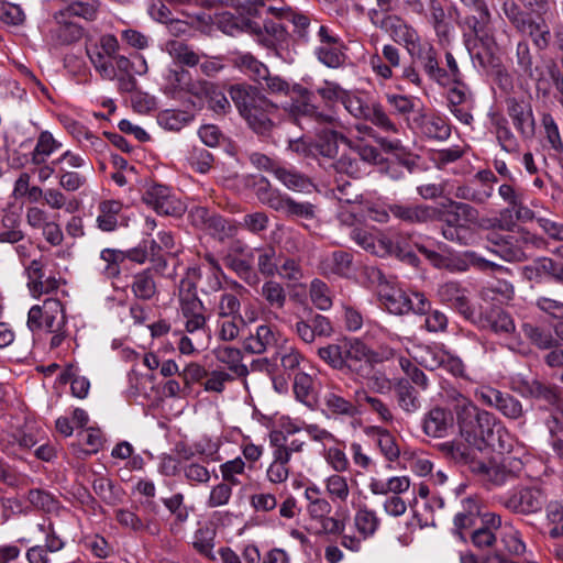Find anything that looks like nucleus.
<instances>
[{"label": "nucleus", "instance_id": "1", "mask_svg": "<svg viewBox=\"0 0 563 563\" xmlns=\"http://www.w3.org/2000/svg\"><path fill=\"white\" fill-rule=\"evenodd\" d=\"M307 95L308 91L303 90L301 93L303 99L292 102L289 113L302 129L314 130L320 155L334 158L339 153V143L349 147L352 145V140L336 130L341 126V122L334 110L319 108L306 98Z\"/></svg>", "mask_w": 563, "mask_h": 563}, {"label": "nucleus", "instance_id": "2", "mask_svg": "<svg viewBox=\"0 0 563 563\" xmlns=\"http://www.w3.org/2000/svg\"><path fill=\"white\" fill-rule=\"evenodd\" d=\"M366 271L371 280L377 283L378 300L389 313L402 316L410 312L415 314L429 312L431 302L423 292L405 290L396 282L387 279L378 268L369 267Z\"/></svg>", "mask_w": 563, "mask_h": 563}, {"label": "nucleus", "instance_id": "3", "mask_svg": "<svg viewBox=\"0 0 563 563\" xmlns=\"http://www.w3.org/2000/svg\"><path fill=\"white\" fill-rule=\"evenodd\" d=\"M229 93L240 114L254 132L262 135L271 132L274 126L273 120L278 111L274 103L262 96L256 88L247 85H234Z\"/></svg>", "mask_w": 563, "mask_h": 563}, {"label": "nucleus", "instance_id": "4", "mask_svg": "<svg viewBox=\"0 0 563 563\" xmlns=\"http://www.w3.org/2000/svg\"><path fill=\"white\" fill-rule=\"evenodd\" d=\"M177 297L185 332L191 335L202 333L208 338L210 335L208 320L211 314L206 313V306L197 295V286L194 280L181 278Z\"/></svg>", "mask_w": 563, "mask_h": 563}, {"label": "nucleus", "instance_id": "5", "mask_svg": "<svg viewBox=\"0 0 563 563\" xmlns=\"http://www.w3.org/2000/svg\"><path fill=\"white\" fill-rule=\"evenodd\" d=\"M451 207V210L443 213V238L461 245H472L476 240V232L471 224L477 222L478 211L465 202L453 201Z\"/></svg>", "mask_w": 563, "mask_h": 563}, {"label": "nucleus", "instance_id": "6", "mask_svg": "<svg viewBox=\"0 0 563 563\" xmlns=\"http://www.w3.org/2000/svg\"><path fill=\"white\" fill-rule=\"evenodd\" d=\"M487 241L492 244L488 251L509 263L527 260L525 246L532 245L539 247L542 244V238L525 229H521L518 235L490 233L487 235Z\"/></svg>", "mask_w": 563, "mask_h": 563}, {"label": "nucleus", "instance_id": "7", "mask_svg": "<svg viewBox=\"0 0 563 563\" xmlns=\"http://www.w3.org/2000/svg\"><path fill=\"white\" fill-rule=\"evenodd\" d=\"M498 195L507 205L496 220V227L500 230L512 231L518 221H531L534 212L525 203V192L510 184H503L498 187Z\"/></svg>", "mask_w": 563, "mask_h": 563}, {"label": "nucleus", "instance_id": "8", "mask_svg": "<svg viewBox=\"0 0 563 563\" xmlns=\"http://www.w3.org/2000/svg\"><path fill=\"white\" fill-rule=\"evenodd\" d=\"M495 435H497L498 449L500 451H506L510 448V444L507 443L508 432L505 428H503L495 416L486 410H483L482 413L474 420L472 423V428L470 432H464L462 438L466 440V442L474 443L479 451H483L486 446H495Z\"/></svg>", "mask_w": 563, "mask_h": 563}, {"label": "nucleus", "instance_id": "9", "mask_svg": "<svg viewBox=\"0 0 563 563\" xmlns=\"http://www.w3.org/2000/svg\"><path fill=\"white\" fill-rule=\"evenodd\" d=\"M303 497L307 501L306 510L312 522L319 525L318 534H334L341 532L344 523L330 516L332 505L330 500L322 496L321 488L316 484L306 487Z\"/></svg>", "mask_w": 563, "mask_h": 563}, {"label": "nucleus", "instance_id": "10", "mask_svg": "<svg viewBox=\"0 0 563 563\" xmlns=\"http://www.w3.org/2000/svg\"><path fill=\"white\" fill-rule=\"evenodd\" d=\"M341 103L355 119L372 122L384 132L397 133L398 126L379 102L367 103L356 93L346 90Z\"/></svg>", "mask_w": 563, "mask_h": 563}, {"label": "nucleus", "instance_id": "11", "mask_svg": "<svg viewBox=\"0 0 563 563\" xmlns=\"http://www.w3.org/2000/svg\"><path fill=\"white\" fill-rule=\"evenodd\" d=\"M547 503L544 492L536 486L514 489L500 498L503 507L516 515L530 516L542 510Z\"/></svg>", "mask_w": 563, "mask_h": 563}, {"label": "nucleus", "instance_id": "12", "mask_svg": "<svg viewBox=\"0 0 563 563\" xmlns=\"http://www.w3.org/2000/svg\"><path fill=\"white\" fill-rule=\"evenodd\" d=\"M64 323V307L56 298H47L42 305L32 306L27 313L26 324L32 332L41 329L56 332Z\"/></svg>", "mask_w": 563, "mask_h": 563}, {"label": "nucleus", "instance_id": "13", "mask_svg": "<svg viewBox=\"0 0 563 563\" xmlns=\"http://www.w3.org/2000/svg\"><path fill=\"white\" fill-rule=\"evenodd\" d=\"M236 27L252 35L260 45L268 49H276L278 46H282L288 37L284 23L272 20L266 21L262 26L256 21L242 18L236 23Z\"/></svg>", "mask_w": 563, "mask_h": 563}, {"label": "nucleus", "instance_id": "14", "mask_svg": "<svg viewBox=\"0 0 563 563\" xmlns=\"http://www.w3.org/2000/svg\"><path fill=\"white\" fill-rule=\"evenodd\" d=\"M497 177L489 169L477 172L466 184L456 186L453 195L457 199L468 200L475 205H486L494 195Z\"/></svg>", "mask_w": 563, "mask_h": 563}, {"label": "nucleus", "instance_id": "15", "mask_svg": "<svg viewBox=\"0 0 563 563\" xmlns=\"http://www.w3.org/2000/svg\"><path fill=\"white\" fill-rule=\"evenodd\" d=\"M227 288L220 291V295L214 298L210 314L217 318H241V297L249 292L247 288L240 282L225 278Z\"/></svg>", "mask_w": 563, "mask_h": 563}, {"label": "nucleus", "instance_id": "16", "mask_svg": "<svg viewBox=\"0 0 563 563\" xmlns=\"http://www.w3.org/2000/svg\"><path fill=\"white\" fill-rule=\"evenodd\" d=\"M525 280L531 284H544L554 282L563 285V263L556 262L548 256L534 258L520 269Z\"/></svg>", "mask_w": 563, "mask_h": 563}, {"label": "nucleus", "instance_id": "17", "mask_svg": "<svg viewBox=\"0 0 563 563\" xmlns=\"http://www.w3.org/2000/svg\"><path fill=\"white\" fill-rule=\"evenodd\" d=\"M467 14L459 21L462 29H466L472 35L482 38L487 33L493 14L486 0H460Z\"/></svg>", "mask_w": 563, "mask_h": 563}, {"label": "nucleus", "instance_id": "18", "mask_svg": "<svg viewBox=\"0 0 563 563\" xmlns=\"http://www.w3.org/2000/svg\"><path fill=\"white\" fill-rule=\"evenodd\" d=\"M475 397L484 405L496 408L509 419H519L523 413L522 405L517 398L490 386L478 387L475 390Z\"/></svg>", "mask_w": 563, "mask_h": 563}, {"label": "nucleus", "instance_id": "19", "mask_svg": "<svg viewBox=\"0 0 563 563\" xmlns=\"http://www.w3.org/2000/svg\"><path fill=\"white\" fill-rule=\"evenodd\" d=\"M143 201L158 214L179 216L184 211V205L165 185L153 184L147 186L142 197Z\"/></svg>", "mask_w": 563, "mask_h": 563}, {"label": "nucleus", "instance_id": "20", "mask_svg": "<svg viewBox=\"0 0 563 563\" xmlns=\"http://www.w3.org/2000/svg\"><path fill=\"white\" fill-rule=\"evenodd\" d=\"M199 82H194L188 70L179 66L166 68L162 76V91L173 98H178L183 93L199 95Z\"/></svg>", "mask_w": 563, "mask_h": 563}, {"label": "nucleus", "instance_id": "21", "mask_svg": "<svg viewBox=\"0 0 563 563\" xmlns=\"http://www.w3.org/2000/svg\"><path fill=\"white\" fill-rule=\"evenodd\" d=\"M391 216L406 224H424L439 219L441 213L428 205H410L402 202L389 203Z\"/></svg>", "mask_w": 563, "mask_h": 563}, {"label": "nucleus", "instance_id": "22", "mask_svg": "<svg viewBox=\"0 0 563 563\" xmlns=\"http://www.w3.org/2000/svg\"><path fill=\"white\" fill-rule=\"evenodd\" d=\"M421 427L423 433L430 438H445L454 429L453 412L450 409L435 406L423 415Z\"/></svg>", "mask_w": 563, "mask_h": 563}, {"label": "nucleus", "instance_id": "23", "mask_svg": "<svg viewBox=\"0 0 563 563\" xmlns=\"http://www.w3.org/2000/svg\"><path fill=\"white\" fill-rule=\"evenodd\" d=\"M506 104L507 113L515 129L523 139H531L534 135L536 128L531 104L516 98L507 99Z\"/></svg>", "mask_w": 563, "mask_h": 563}, {"label": "nucleus", "instance_id": "24", "mask_svg": "<svg viewBox=\"0 0 563 563\" xmlns=\"http://www.w3.org/2000/svg\"><path fill=\"white\" fill-rule=\"evenodd\" d=\"M282 335L279 331L267 323L256 327L255 332L251 333L243 341V349L247 353L264 354L267 351L278 346Z\"/></svg>", "mask_w": 563, "mask_h": 563}, {"label": "nucleus", "instance_id": "25", "mask_svg": "<svg viewBox=\"0 0 563 563\" xmlns=\"http://www.w3.org/2000/svg\"><path fill=\"white\" fill-rule=\"evenodd\" d=\"M342 371L360 373L364 365L375 361L371 349L358 339L343 340Z\"/></svg>", "mask_w": 563, "mask_h": 563}, {"label": "nucleus", "instance_id": "26", "mask_svg": "<svg viewBox=\"0 0 563 563\" xmlns=\"http://www.w3.org/2000/svg\"><path fill=\"white\" fill-rule=\"evenodd\" d=\"M324 410L330 417L354 418L361 413L358 404L345 398L338 386H331L323 395Z\"/></svg>", "mask_w": 563, "mask_h": 563}, {"label": "nucleus", "instance_id": "27", "mask_svg": "<svg viewBox=\"0 0 563 563\" xmlns=\"http://www.w3.org/2000/svg\"><path fill=\"white\" fill-rule=\"evenodd\" d=\"M410 56L413 62L418 63L430 80L438 85L443 84V80L446 78L445 69L440 67L438 51L431 43L424 42Z\"/></svg>", "mask_w": 563, "mask_h": 563}, {"label": "nucleus", "instance_id": "28", "mask_svg": "<svg viewBox=\"0 0 563 563\" xmlns=\"http://www.w3.org/2000/svg\"><path fill=\"white\" fill-rule=\"evenodd\" d=\"M550 15H537L531 14L523 22V26L520 25L516 31L528 36L534 47L539 51H545L551 43L552 34L547 19Z\"/></svg>", "mask_w": 563, "mask_h": 563}, {"label": "nucleus", "instance_id": "29", "mask_svg": "<svg viewBox=\"0 0 563 563\" xmlns=\"http://www.w3.org/2000/svg\"><path fill=\"white\" fill-rule=\"evenodd\" d=\"M440 451L456 464L467 466L472 472L474 463H477V453L481 452L474 446L473 441L466 442L463 440H452L443 442L439 445Z\"/></svg>", "mask_w": 563, "mask_h": 563}, {"label": "nucleus", "instance_id": "30", "mask_svg": "<svg viewBox=\"0 0 563 563\" xmlns=\"http://www.w3.org/2000/svg\"><path fill=\"white\" fill-rule=\"evenodd\" d=\"M129 288L136 300H157L159 290L152 268H144L132 275Z\"/></svg>", "mask_w": 563, "mask_h": 563}, {"label": "nucleus", "instance_id": "31", "mask_svg": "<svg viewBox=\"0 0 563 563\" xmlns=\"http://www.w3.org/2000/svg\"><path fill=\"white\" fill-rule=\"evenodd\" d=\"M254 253L249 252L246 256L235 253H227L223 257L224 265L250 287L260 284V275L253 267Z\"/></svg>", "mask_w": 563, "mask_h": 563}, {"label": "nucleus", "instance_id": "32", "mask_svg": "<svg viewBox=\"0 0 563 563\" xmlns=\"http://www.w3.org/2000/svg\"><path fill=\"white\" fill-rule=\"evenodd\" d=\"M353 256L346 251H333L325 254L319 264V269L327 277H347L352 272Z\"/></svg>", "mask_w": 563, "mask_h": 563}, {"label": "nucleus", "instance_id": "33", "mask_svg": "<svg viewBox=\"0 0 563 563\" xmlns=\"http://www.w3.org/2000/svg\"><path fill=\"white\" fill-rule=\"evenodd\" d=\"M353 508L355 511L353 516L355 531L363 536V538H373L382 523L378 514L364 503L353 505Z\"/></svg>", "mask_w": 563, "mask_h": 563}, {"label": "nucleus", "instance_id": "34", "mask_svg": "<svg viewBox=\"0 0 563 563\" xmlns=\"http://www.w3.org/2000/svg\"><path fill=\"white\" fill-rule=\"evenodd\" d=\"M438 296L442 302L456 309L460 313L464 316L471 313L467 290L459 282H446L440 285Z\"/></svg>", "mask_w": 563, "mask_h": 563}, {"label": "nucleus", "instance_id": "35", "mask_svg": "<svg viewBox=\"0 0 563 563\" xmlns=\"http://www.w3.org/2000/svg\"><path fill=\"white\" fill-rule=\"evenodd\" d=\"M415 123L419 132L430 140L445 141L451 135L450 124L445 118L438 114H422L415 119Z\"/></svg>", "mask_w": 563, "mask_h": 563}, {"label": "nucleus", "instance_id": "36", "mask_svg": "<svg viewBox=\"0 0 563 563\" xmlns=\"http://www.w3.org/2000/svg\"><path fill=\"white\" fill-rule=\"evenodd\" d=\"M185 278H189L194 280L196 284L197 279L202 280V286L200 288L201 292L206 296L219 292L223 289V282L225 283V278H229L223 269L221 273H216V271H203L201 266H192L187 269V275Z\"/></svg>", "mask_w": 563, "mask_h": 563}, {"label": "nucleus", "instance_id": "37", "mask_svg": "<svg viewBox=\"0 0 563 563\" xmlns=\"http://www.w3.org/2000/svg\"><path fill=\"white\" fill-rule=\"evenodd\" d=\"M274 176L291 191L308 192L313 187L310 177L291 166L279 165L278 168H274Z\"/></svg>", "mask_w": 563, "mask_h": 563}, {"label": "nucleus", "instance_id": "38", "mask_svg": "<svg viewBox=\"0 0 563 563\" xmlns=\"http://www.w3.org/2000/svg\"><path fill=\"white\" fill-rule=\"evenodd\" d=\"M472 473L496 486H500L508 481L506 464H503L501 460L497 461L495 457L488 461L478 459L477 463H474Z\"/></svg>", "mask_w": 563, "mask_h": 563}, {"label": "nucleus", "instance_id": "39", "mask_svg": "<svg viewBox=\"0 0 563 563\" xmlns=\"http://www.w3.org/2000/svg\"><path fill=\"white\" fill-rule=\"evenodd\" d=\"M515 296L514 285L505 279H494L487 282L479 290L482 300L492 303H505Z\"/></svg>", "mask_w": 563, "mask_h": 563}, {"label": "nucleus", "instance_id": "40", "mask_svg": "<svg viewBox=\"0 0 563 563\" xmlns=\"http://www.w3.org/2000/svg\"><path fill=\"white\" fill-rule=\"evenodd\" d=\"M191 217L196 224H201L208 229H212L219 234L220 239L232 234V227L223 217L211 213L207 208L197 207L191 211Z\"/></svg>", "mask_w": 563, "mask_h": 563}, {"label": "nucleus", "instance_id": "41", "mask_svg": "<svg viewBox=\"0 0 563 563\" xmlns=\"http://www.w3.org/2000/svg\"><path fill=\"white\" fill-rule=\"evenodd\" d=\"M426 19L440 41L449 38L452 32V25L449 22L445 10L439 0H429Z\"/></svg>", "mask_w": 563, "mask_h": 563}, {"label": "nucleus", "instance_id": "42", "mask_svg": "<svg viewBox=\"0 0 563 563\" xmlns=\"http://www.w3.org/2000/svg\"><path fill=\"white\" fill-rule=\"evenodd\" d=\"M365 434L375 440L382 454L390 462L397 460L400 450L396 443L395 437L387 430L378 426L367 427Z\"/></svg>", "mask_w": 563, "mask_h": 563}, {"label": "nucleus", "instance_id": "43", "mask_svg": "<svg viewBox=\"0 0 563 563\" xmlns=\"http://www.w3.org/2000/svg\"><path fill=\"white\" fill-rule=\"evenodd\" d=\"M214 355L218 362L228 366L229 371L238 376L245 378L250 369L242 363L243 353L240 349L233 346H219L214 350Z\"/></svg>", "mask_w": 563, "mask_h": 563}, {"label": "nucleus", "instance_id": "44", "mask_svg": "<svg viewBox=\"0 0 563 563\" xmlns=\"http://www.w3.org/2000/svg\"><path fill=\"white\" fill-rule=\"evenodd\" d=\"M454 411L460 433L462 435L464 432H470L472 423L483 410L479 409L472 400L462 394H459L455 398Z\"/></svg>", "mask_w": 563, "mask_h": 563}, {"label": "nucleus", "instance_id": "45", "mask_svg": "<svg viewBox=\"0 0 563 563\" xmlns=\"http://www.w3.org/2000/svg\"><path fill=\"white\" fill-rule=\"evenodd\" d=\"M125 260L126 255L123 251L107 247L100 252L97 268L104 278L112 279L121 274V265Z\"/></svg>", "mask_w": 563, "mask_h": 563}, {"label": "nucleus", "instance_id": "46", "mask_svg": "<svg viewBox=\"0 0 563 563\" xmlns=\"http://www.w3.org/2000/svg\"><path fill=\"white\" fill-rule=\"evenodd\" d=\"M67 19H54L55 26L51 29L49 36L55 45H69L79 41L82 36V29L78 24L67 21Z\"/></svg>", "mask_w": 563, "mask_h": 563}, {"label": "nucleus", "instance_id": "47", "mask_svg": "<svg viewBox=\"0 0 563 563\" xmlns=\"http://www.w3.org/2000/svg\"><path fill=\"white\" fill-rule=\"evenodd\" d=\"M395 393L399 408L406 413H415L421 408L418 393L408 379H398L395 384Z\"/></svg>", "mask_w": 563, "mask_h": 563}, {"label": "nucleus", "instance_id": "48", "mask_svg": "<svg viewBox=\"0 0 563 563\" xmlns=\"http://www.w3.org/2000/svg\"><path fill=\"white\" fill-rule=\"evenodd\" d=\"M233 64L258 85H263L262 78L268 75L267 66L250 53H236L233 57Z\"/></svg>", "mask_w": 563, "mask_h": 563}, {"label": "nucleus", "instance_id": "49", "mask_svg": "<svg viewBox=\"0 0 563 563\" xmlns=\"http://www.w3.org/2000/svg\"><path fill=\"white\" fill-rule=\"evenodd\" d=\"M410 487V479L407 476H393L387 481L372 477L368 483V489L373 495L399 496L406 493Z\"/></svg>", "mask_w": 563, "mask_h": 563}, {"label": "nucleus", "instance_id": "50", "mask_svg": "<svg viewBox=\"0 0 563 563\" xmlns=\"http://www.w3.org/2000/svg\"><path fill=\"white\" fill-rule=\"evenodd\" d=\"M165 51L178 65L195 67L200 62L199 54L187 43L179 40H172L165 44Z\"/></svg>", "mask_w": 563, "mask_h": 563}, {"label": "nucleus", "instance_id": "51", "mask_svg": "<svg viewBox=\"0 0 563 563\" xmlns=\"http://www.w3.org/2000/svg\"><path fill=\"white\" fill-rule=\"evenodd\" d=\"M462 510L454 516V533L460 540L465 541L463 530L470 529L475 525L479 508L478 504L473 498H465L462 500Z\"/></svg>", "mask_w": 563, "mask_h": 563}, {"label": "nucleus", "instance_id": "52", "mask_svg": "<svg viewBox=\"0 0 563 563\" xmlns=\"http://www.w3.org/2000/svg\"><path fill=\"white\" fill-rule=\"evenodd\" d=\"M98 12V4L96 1H69L63 9L55 12L53 18L62 20L63 18L77 16L87 21L96 19Z\"/></svg>", "mask_w": 563, "mask_h": 563}, {"label": "nucleus", "instance_id": "53", "mask_svg": "<svg viewBox=\"0 0 563 563\" xmlns=\"http://www.w3.org/2000/svg\"><path fill=\"white\" fill-rule=\"evenodd\" d=\"M122 210V203L118 200H104L98 206L99 214L96 219L97 225L101 231H114L119 223V214Z\"/></svg>", "mask_w": 563, "mask_h": 563}, {"label": "nucleus", "instance_id": "54", "mask_svg": "<svg viewBox=\"0 0 563 563\" xmlns=\"http://www.w3.org/2000/svg\"><path fill=\"white\" fill-rule=\"evenodd\" d=\"M62 143L56 140L48 131H42L38 134L36 145L31 153V163L33 165H42L46 163L47 158L62 148Z\"/></svg>", "mask_w": 563, "mask_h": 563}, {"label": "nucleus", "instance_id": "55", "mask_svg": "<svg viewBox=\"0 0 563 563\" xmlns=\"http://www.w3.org/2000/svg\"><path fill=\"white\" fill-rule=\"evenodd\" d=\"M255 195L260 202L277 212H280L287 196L277 188L272 187L271 183L264 178L256 183Z\"/></svg>", "mask_w": 563, "mask_h": 563}, {"label": "nucleus", "instance_id": "56", "mask_svg": "<svg viewBox=\"0 0 563 563\" xmlns=\"http://www.w3.org/2000/svg\"><path fill=\"white\" fill-rule=\"evenodd\" d=\"M199 95L205 97L209 107L217 113H225L230 108V101L225 95L219 90L213 84L208 81H199Z\"/></svg>", "mask_w": 563, "mask_h": 563}, {"label": "nucleus", "instance_id": "57", "mask_svg": "<svg viewBox=\"0 0 563 563\" xmlns=\"http://www.w3.org/2000/svg\"><path fill=\"white\" fill-rule=\"evenodd\" d=\"M257 254V274L274 277L278 272L279 253L274 246L267 245L254 250Z\"/></svg>", "mask_w": 563, "mask_h": 563}, {"label": "nucleus", "instance_id": "58", "mask_svg": "<svg viewBox=\"0 0 563 563\" xmlns=\"http://www.w3.org/2000/svg\"><path fill=\"white\" fill-rule=\"evenodd\" d=\"M324 490L332 503H346L350 496L347 478L341 474H332L324 478Z\"/></svg>", "mask_w": 563, "mask_h": 563}, {"label": "nucleus", "instance_id": "59", "mask_svg": "<svg viewBox=\"0 0 563 563\" xmlns=\"http://www.w3.org/2000/svg\"><path fill=\"white\" fill-rule=\"evenodd\" d=\"M280 213L291 219L312 220L317 216V207L309 201H297L287 195Z\"/></svg>", "mask_w": 563, "mask_h": 563}, {"label": "nucleus", "instance_id": "60", "mask_svg": "<svg viewBox=\"0 0 563 563\" xmlns=\"http://www.w3.org/2000/svg\"><path fill=\"white\" fill-rule=\"evenodd\" d=\"M501 542L505 550L515 556H522L527 552V545L522 540L521 532L512 525L511 521H506L504 531L500 534Z\"/></svg>", "mask_w": 563, "mask_h": 563}, {"label": "nucleus", "instance_id": "61", "mask_svg": "<svg viewBox=\"0 0 563 563\" xmlns=\"http://www.w3.org/2000/svg\"><path fill=\"white\" fill-rule=\"evenodd\" d=\"M516 59L518 67L525 76L532 80H540L542 73L538 67L533 68V58L527 40L517 43Z\"/></svg>", "mask_w": 563, "mask_h": 563}, {"label": "nucleus", "instance_id": "62", "mask_svg": "<svg viewBox=\"0 0 563 563\" xmlns=\"http://www.w3.org/2000/svg\"><path fill=\"white\" fill-rule=\"evenodd\" d=\"M192 119L194 117L187 111L166 109L158 113L157 123L167 131L178 132Z\"/></svg>", "mask_w": 563, "mask_h": 563}, {"label": "nucleus", "instance_id": "63", "mask_svg": "<svg viewBox=\"0 0 563 563\" xmlns=\"http://www.w3.org/2000/svg\"><path fill=\"white\" fill-rule=\"evenodd\" d=\"M216 530L208 526L199 527L192 537V547L201 555L213 559Z\"/></svg>", "mask_w": 563, "mask_h": 563}, {"label": "nucleus", "instance_id": "64", "mask_svg": "<svg viewBox=\"0 0 563 563\" xmlns=\"http://www.w3.org/2000/svg\"><path fill=\"white\" fill-rule=\"evenodd\" d=\"M20 220L14 213H7L2 217L0 223V243L14 244L24 239V233L20 229Z\"/></svg>", "mask_w": 563, "mask_h": 563}]
</instances>
